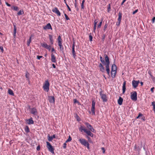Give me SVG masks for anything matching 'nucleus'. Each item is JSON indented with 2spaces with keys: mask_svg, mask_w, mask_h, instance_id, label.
Wrapping results in <instances>:
<instances>
[{
  "mask_svg": "<svg viewBox=\"0 0 155 155\" xmlns=\"http://www.w3.org/2000/svg\"><path fill=\"white\" fill-rule=\"evenodd\" d=\"M143 116V114H141V113H139V114L138 116L136 117V118L138 119L140 117L142 116Z\"/></svg>",
  "mask_w": 155,
  "mask_h": 155,
  "instance_id": "obj_43",
  "label": "nucleus"
},
{
  "mask_svg": "<svg viewBox=\"0 0 155 155\" xmlns=\"http://www.w3.org/2000/svg\"><path fill=\"white\" fill-rule=\"evenodd\" d=\"M25 77H26V78L27 79V80L28 81H29V74L27 72L26 74Z\"/></svg>",
  "mask_w": 155,
  "mask_h": 155,
  "instance_id": "obj_38",
  "label": "nucleus"
},
{
  "mask_svg": "<svg viewBox=\"0 0 155 155\" xmlns=\"http://www.w3.org/2000/svg\"><path fill=\"white\" fill-rule=\"evenodd\" d=\"M74 103H78V101L76 99L74 100Z\"/></svg>",
  "mask_w": 155,
  "mask_h": 155,
  "instance_id": "obj_62",
  "label": "nucleus"
},
{
  "mask_svg": "<svg viewBox=\"0 0 155 155\" xmlns=\"http://www.w3.org/2000/svg\"><path fill=\"white\" fill-rule=\"evenodd\" d=\"M25 131L28 133L30 132V129L29 127L28 126H26L25 128Z\"/></svg>",
  "mask_w": 155,
  "mask_h": 155,
  "instance_id": "obj_31",
  "label": "nucleus"
},
{
  "mask_svg": "<svg viewBox=\"0 0 155 155\" xmlns=\"http://www.w3.org/2000/svg\"><path fill=\"white\" fill-rule=\"evenodd\" d=\"M101 150H103V153H104L105 152V150L104 147H102Z\"/></svg>",
  "mask_w": 155,
  "mask_h": 155,
  "instance_id": "obj_56",
  "label": "nucleus"
},
{
  "mask_svg": "<svg viewBox=\"0 0 155 155\" xmlns=\"http://www.w3.org/2000/svg\"><path fill=\"white\" fill-rule=\"evenodd\" d=\"M75 3L74 4V5H75V8L77 10H78V6L77 5L76 0H75Z\"/></svg>",
  "mask_w": 155,
  "mask_h": 155,
  "instance_id": "obj_41",
  "label": "nucleus"
},
{
  "mask_svg": "<svg viewBox=\"0 0 155 155\" xmlns=\"http://www.w3.org/2000/svg\"><path fill=\"white\" fill-rule=\"evenodd\" d=\"M37 110L35 108H33L31 109V113L34 115H35L37 114Z\"/></svg>",
  "mask_w": 155,
  "mask_h": 155,
  "instance_id": "obj_19",
  "label": "nucleus"
},
{
  "mask_svg": "<svg viewBox=\"0 0 155 155\" xmlns=\"http://www.w3.org/2000/svg\"><path fill=\"white\" fill-rule=\"evenodd\" d=\"M14 26V34L13 36L14 37L16 36V26L15 25H13Z\"/></svg>",
  "mask_w": 155,
  "mask_h": 155,
  "instance_id": "obj_27",
  "label": "nucleus"
},
{
  "mask_svg": "<svg viewBox=\"0 0 155 155\" xmlns=\"http://www.w3.org/2000/svg\"><path fill=\"white\" fill-rule=\"evenodd\" d=\"M89 40L90 41H92L93 37L92 35H90L89 36Z\"/></svg>",
  "mask_w": 155,
  "mask_h": 155,
  "instance_id": "obj_45",
  "label": "nucleus"
},
{
  "mask_svg": "<svg viewBox=\"0 0 155 155\" xmlns=\"http://www.w3.org/2000/svg\"><path fill=\"white\" fill-rule=\"evenodd\" d=\"M72 138L71 137L69 136L68 139L66 140V142H69L71 141Z\"/></svg>",
  "mask_w": 155,
  "mask_h": 155,
  "instance_id": "obj_39",
  "label": "nucleus"
},
{
  "mask_svg": "<svg viewBox=\"0 0 155 155\" xmlns=\"http://www.w3.org/2000/svg\"><path fill=\"white\" fill-rule=\"evenodd\" d=\"M8 93L10 95H11L13 96L14 95L13 91L11 89H9L8 90Z\"/></svg>",
  "mask_w": 155,
  "mask_h": 155,
  "instance_id": "obj_30",
  "label": "nucleus"
},
{
  "mask_svg": "<svg viewBox=\"0 0 155 155\" xmlns=\"http://www.w3.org/2000/svg\"><path fill=\"white\" fill-rule=\"evenodd\" d=\"M51 51H52V52H54L55 53H56V51H55V50H54V48H52Z\"/></svg>",
  "mask_w": 155,
  "mask_h": 155,
  "instance_id": "obj_60",
  "label": "nucleus"
},
{
  "mask_svg": "<svg viewBox=\"0 0 155 155\" xmlns=\"http://www.w3.org/2000/svg\"><path fill=\"white\" fill-rule=\"evenodd\" d=\"M79 129V130L81 132H82L83 131L85 132L86 130V129L84 127L82 126H81Z\"/></svg>",
  "mask_w": 155,
  "mask_h": 155,
  "instance_id": "obj_28",
  "label": "nucleus"
},
{
  "mask_svg": "<svg viewBox=\"0 0 155 155\" xmlns=\"http://www.w3.org/2000/svg\"><path fill=\"white\" fill-rule=\"evenodd\" d=\"M65 4H66L68 10L69 11H71V9L70 8V7H69V6L68 5V4H67V3L66 2V3H65Z\"/></svg>",
  "mask_w": 155,
  "mask_h": 155,
  "instance_id": "obj_48",
  "label": "nucleus"
},
{
  "mask_svg": "<svg viewBox=\"0 0 155 155\" xmlns=\"http://www.w3.org/2000/svg\"><path fill=\"white\" fill-rule=\"evenodd\" d=\"M126 0H123L122 2L121 3V5H122Z\"/></svg>",
  "mask_w": 155,
  "mask_h": 155,
  "instance_id": "obj_58",
  "label": "nucleus"
},
{
  "mask_svg": "<svg viewBox=\"0 0 155 155\" xmlns=\"http://www.w3.org/2000/svg\"><path fill=\"white\" fill-rule=\"evenodd\" d=\"M85 124L86 125L87 127L88 128L89 130L90 131L93 132H95V131L94 129L91 125L89 124L88 123L86 122L85 123Z\"/></svg>",
  "mask_w": 155,
  "mask_h": 155,
  "instance_id": "obj_6",
  "label": "nucleus"
},
{
  "mask_svg": "<svg viewBox=\"0 0 155 155\" xmlns=\"http://www.w3.org/2000/svg\"><path fill=\"white\" fill-rule=\"evenodd\" d=\"M43 28L45 30H46L47 29H51V30H52L51 26L50 24L49 23L46 26H44Z\"/></svg>",
  "mask_w": 155,
  "mask_h": 155,
  "instance_id": "obj_17",
  "label": "nucleus"
},
{
  "mask_svg": "<svg viewBox=\"0 0 155 155\" xmlns=\"http://www.w3.org/2000/svg\"><path fill=\"white\" fill-rule=\"evenodd\" d=\"M24 14V12L23 10H20L17 13L18 15H20Z\"/></svg>",
  "mask_w": 155,
  "mask_h": 155,
  "instance_id": "obj_32",
  "label": "nucleus"
},
{
  "mask_svg": "<svg viewBox=\"0 0 155 155\" xmlns=\"http://www.w3.org/2000/svg\"><path fill=\"white\" fill-rule=\"evenodd\" d=\"M107 24H105V25H104V31H105L106 29L107 28Z\"/></svg>",
  "mask_w": 155,
  "mask_h": 155,
  "instance_id": "obj_49",
  "label": "nucleus"
},
{
  "mask_svg": "<svg viewBox=\"0 0 155 155\" xmlns=\"http://www.w3.org/2000/svg\"><path fill=\"white\" fill-rule=\"evenodd\" d=\"M26 121H28L27 122V124H33L34 123V122L32 117L30 118L28 120H27Z\"/></svg>",
  "mask_w": 155,
  "mask_h": 155,
  "instance_id": "obj_21",
  "label": "nucleus"
},
{
  "mask_svg": "<svg viewBox=\"0 0 155 155\" xmlns=\"http://www.w3.org/2000/svg\"><path fill=\"white\" fill-rule=\"evenodd\" d=\"M98 20L97 19H95L94 21V31L96 29V25L97 24L98 22Z\"/></svg>",
  "mask_w": 155,
  "mask_h": 155,
  "instance_id": "obj_25",
  "label": "nucleus"
},
{
  "mask_svg": "<svg viewBox=\"0 0 155 155\" xmlns=\"http://www.w3.org/2000/svg\"><path fill=\"white\" fill-rule=\"evenodd\" d=\"M43 57L42 56H37V58L38 59H40L41 58H42Z\"/></svg>",
  "mask_w": 155,
  "mask_h": 155,
  "instance_id": "obj_52",
  "label": "nucleus"
},
{
  "mask_svg": "<svg viewBox=\"0 0 155 155\" xmlns=\"http://www.w3.org/2000/svg\"><path fill=\"white\" fill-rule=\"evenodd\" d=\"M111 8H110V4H109L108 5V7L107 8V12H109Z\"/></svg>",
  "mask_w": 155,
  "mask_h": 155,
  "instance_id": "obj_40",
  "label": "nucleus"
},
{
  "mask_svg": "<svg viewBox=\"0 0 155 155\" xmlns=\"http://www.w3.org/2000/svg\"><path fill=\"white\" fill-rule=\"evenodd\" d=\"M142 143H141V144L140 146H137L136 144H135L134 146V148L136 150V151H137L139 153H140V151L142 148Z\"/></svg>",
  "mask_w": 155,
  "mask_h": 155,
  "instance_id": "obj_12",
  "label": "nucleus"
},
{
  "mask_svg": "<svg viewBox=\"0 0 155 155\" xmlns=\"http://www.w3.org/2000/svg\"><path fill=\"white\" fill-rule=\"evenodd\" d=\"M123 99L120 97H119V99L118 100V103L120 105H121L122 104Z\"/></svg>",
  "mask_w": 155,
  "mask_h": 155,
  "instance_id": "obj_26",
  "label": "nucleus"
},
{
  "mask_svg": "<svg viewBox=\"0 0 155 155\" xmlns=\"http://www.w3.org/2000/svg\"><path fill=\"white\" fill-rule=\"evenodd\" d=\"M95 102L94 101H92V107L91 108V111L92 114L94 115L95 114Z\"/></svg>",
  "mask_w": 155,
  "mask_h": 155,
  "instance_id": "obj_10",
  "label": "nucleus"
},
{
  "mask_svg": "<svg viewBox=\"0 0 155 155\" xmlns=\"http://www.w3.org/2000/svg\"><path fill=\"white\" fill-rule=\"evenodd\" d=\"M85 2V0H83L81 4V9H84V3Z\"/></svg>",
  "mask_w": 155,
  "mask_h": 155,
  "instance_id": "obj_34",
  "label": "nucleus"
},
{
  "mask_svg": "<svg viewBox=\"0 0 155 155\" xmlns=\"http://www.w3.org/2000/svg\"><path fill=\"white\" fill-rule=\"evenodd\" d=\"M49 86L50 84L48 80H46L43 86L44 90L46 92H48L49 90Z\"/></svg>",
  "mask_w": 155,
  "mask_h": 155,
  "instance_id": "obj_2",
  "label": "nucleus"
},
{
  "mask_svg": "<svg viewBox=\"0 0 155 155\" xmlns=\"http://www.w3.org/2000/svg\"><path fill=\"white\" fill-rule=\"evenodd\" d=\"M72 53L73 57L74 58H75L76 57V55L75 54V52L74 50V48H72Z\"/></svg>",
  "mask_w": 155,
  "mask_h": 155,
  "instance_id": "obj_29",
  "label": "nucleus"
},
{
  "mask_svg": "<svg viewBox=\"0 0 155 155\" xmlns=\"http://www.w3.org/2000/svg\"><path fill=\"white\" fill-rule=\"evenodd\" d=\"M152 105L153 106V109L155 108V102L153 101L152 103Z\"/></svg>",
  "mask_w": 155,
  "mask_h": 155,
  "instance_id": "obj_42",
  "label": "nucleus"
},
{
  "mask_svg": "<svg viewBox=\"0 0 155 155\" xmlns=\"http://www.w3.org/2000/svg\"><path fill=\"white\" fill-rule=\"evenodd\" d=\"M155 20V17H153V18L152 19V23H154V22Z\"/></svg>",
  "mask_w": 155,
  "mask_h": 155,
  "instance_id": "obj_55",
  "label": "nucleus"
},
{
  "mask_svg": "<svg viewBox=\"0 0 155 155\" xmlns=\"http://www.w3.org/2000/svg\"><path fill=\"white\" fill-rule=\"evenodd\" d=\"M131 94L130 98L131 99L134 101H136L137 99V92L136 91H134L131 93Z\"/></svg>",
  "mask_w": 155,
  "mask_h": 155,
  "instance_id": "obj_5",
  "label": "nucleus"
},
{
  "mask_svg": "<svg viewBox=\"0 0 155 155\" xmlns=\"http://www.w3.org/2000/svg\"><path fill=\"white\" fill-rule=\"evenodd\" d=\"M151 76V78L153 81L154 82H155V77H153L152 75H150Z\"/></svg>",
  "mask_w": 155,
  "mask_h": 155,
  "instance_id": "obj_44",
  "label": "nucleus"
},
{
  "mask_svg": "<svg viewBox=\"0 0 155 155\" xmlns=\"http://www.w3.org/2000/svg\"><path fill=\"white\" fill-rule=\"evenodd\" d=\"M60 47V49L61 51H64V48L62 45H59Z\"/></svg>",
  "mask_w": 155,
  "mask_h": 155,
  "instance_id": "obj_37",
  "label": "nucleus"
},
{
  "mask_svg": "<svg viewBox=\"0 0 155 155\" xmlns=\"http://www.w3.org/2000/svg\"><path fill=\"white\" fill-rule=\"evenodd\" d=\"M52 65L54 68H56V66L54 64H52Z\"/></svg>",
  "mask_w": 155,
  "mask_h": 155,
  "instance_id": "obj_63",
  "label": "nucleus"
},
{
  "mask_svg": "<svg viewBox=\"0 0 155 155\" xmlns=\"http://www.w3.org/2000/svg\"><path fill=\"white\" fill-rule=\"evenodd\" d=\"M49 38L50 43L51 45H53L54 43V40L53 39V36L51 35H49Z\"/></svg>",
  "mask_w": 155,
  "mask_h": 155,
  "instance_id": "obj_23",
  "label": "nucleus"
},
{
  "mask_svg": "<svg viewBox=\"0 0 155 155\" xmlns=\"http://www.w3.org/2000/svg\"><path fill=\"white\" fill-rule=\"evenodd\" d=\"M100 94L103 102H105L107 101V99L106 95L105 94H102V91L100 92Z\"/></svg>",
  "mask_w": 155,
  "mask_h": 155,
  "instance_id": "obj_7",
  "label": "nucleus"
},
{
  "mask_svg": "<svg viewBox=\"0 0 155 155\" xmlns=\"http://www.w3.org/2000/svg\"><path fill=\"white\" fill-rule=\"evenodd\" d=\"M79 141L82 145L84 146H86V145L88 143V142L85 139L80 138L79 139Z\"/></svg>",
  "mask_w": 155,
  "mask_h": 155,
  "instance_id": "obj_8",
  "label": "nucleus"
},
{
  "mask_svg": "<svg viewBox=\"0 0 155 155\" xmlns=\"http://www.w3.org/2000/svg\"><path fill=\"white\" fill-rule=\"evenodd\" d=\"M46 143L47 144V147L48 150L52 154H54V149L53 148V147L47 141Z\"/></svg>",
  "mask_w": 155,
  "mask_h": 155,
  "instance_id": "obj_4",
  "label": "nucleus"
},
{
  "mask_svg": "<svg viewBox=\"0 0 155 155\" xmlns=\"http://www.w3.org/2000/svg\"><path fill=\"white\" fill-rule=\"evenodd\" d=\"M140 81H137L134 80L132 81V86L134 88H136L137 87Z\"/></svg>",
  "mask_w": 155,
  "mask_h": 155,
  "instance_id": "obj_11",
  "label": "nucleus"
},
{
  "mask_svg": "<svg viewBox=\"0 0 155 155\" xmlns=\"http://www.w3.org/2000/svg\"><path fill=\"white\" fill-rule=\"evenodd\" d=\"M154 89V87H153L151 88L150 91L152 93L153 92V89Z\"/></svg>",
  "mask_w": 155,
  "mask_h": 155,
  "instance_id": "obj_57",
  "label": "nucleus"
},
{
  "mask_svg": "<svg viewBox=\"0 0 155 155\" xmlns=\"http://www.w3.org/2000/svg\"><path fill=\"white\" fill-rule=\"evenodd\" d=\"M41 45L42 47L46 48L47 49L50 51L51 49V47L50 45H48L46 43H44L41 44Z\"/></svg>",
  "mask_w": 155,
  "mask_h": 155,
  "instance_id": "obj_15",
  "label": "nucleus"
},
{
  "mask_svg": "<svg viewBox=\"0 0 155 155\" xmlns=\"http://www.w3.org/2000/svg\"><path fill=\"white\" fill-rule=\"evenodd\" d=\"M5 4L8 7H10L11 6V5L6 2H5Z\"/></svg>",
  "mask_w": 155,
  "mask_h": 155,
  "instance_id": "obj_59",
  "label": "nucleus"
},
{
  "mask_svg": "<svg viewBox=\"0 0 155 155\" xmlns=\"http://www.w3.org/2000/svg\"><path fill=\"white\" fill-rule=\"evenodd\" d=\"M0 51H1L2 52H3L4 50L2 47L0 46Z\"/></svg>",
  "mask_w": 155,
  "mask_h": 155,
  "instance_id": "obj_53",
  "label": "nucleus"
},
{
  "mask_svg": "<svg viewBox=\"0 0 155 155\" xmlns=\"http://www.w3.org/2000/svg\"><path fill=\"white\" fill-rule=\"evenodd\" d=\"M52 138H53V139L54 138H55V135H53L52 136H51Z\"/></svg>",
  "mask_w": 155,
  "mask_h": 155,
  "instance_id": "obj_64",
  "label": "nucleus"
},
{
  "mask_svg": "<svg viewBox=\"0 0 155 155\" xmlns=\"http://www.w3.org/2000/svg\"><path fill=\"white\" fill-rule=\"evenodd\" d=\"M12 8L16 11H18V8L17 6H13L12 7Z\"/></svg>",
  "mask_w": 155,
  "mask_h": 155,
  "instance_id": "obj_36",
  "label": "nucleus"
},
{
  "mask_svg": "<svg viewBox=\"0 0 155 155\" xmlns=\"http://www.w3.org/2000/svg\"><path fill=\"white\" fill-rule=\"evenodd\" d=\"M40 146L39 145H38L37 146V151H39V150H40Z\"/></svg>",
  "mask_w": 155,
  "mask_h": 155,
  "instance_id": "obj_50",
  "label": "nucleus"
},
{
  "mask_svg": "<svg viewBox=\"0 0 155 155\" xmlns=\"http://www.w3.org/2000/svg\"><path fill=\"white\" fill-rule=\"evenodd\" d=\"M89 144L88 143L86 145V147H87V148H88V149H90V148H89Z\"/></svg>",
  "mask_w": 155,
  "mask_h": 155,
  "instance_id": "obj_61",
  "label": "nucleus"
},
{
  "mask_svg": "<svg viewBox=\"0 0 155 155\" xmlns=\"http://www.w3.org/2000/svg\"><path fill=\"white\" fill-rule=\"evenodd\" d=\"M52 11L53 12L57 14L58 16H60L61 15V13L57 7H55L53 9Z\"/></svg>",
  "mask_w": 155,
  "mask_h": 155,
  "instance_id": "obj_13",
  "label": "nucleus"
},
{
  "mask_svg": "<svg viewBox=\"0 0 155 155\" xmlns=\"http://www.w3.org/2000/svg\"><path fill=\"white\" fill-rule=\"evenodd\" d=\"M66 143H65L63 144V147L65 149L66 148Z\"/></svg>",
  "mask_w": 155,
  "mask_h": 155,
  "instance_id": "obj_54",
  "label": "nucleus"
},
{
  "mask_svg": "<svg viewBox=\"0 0 155 155\" xmlns=\"http://www.w3.org/2000/svg\"><path fill=\"white\" fill-rule=\"evenodd\" d=\"M100 71L102 72H104L105 68L101 63H100L98 66Z\"/></svg>",
  "mask_w": 155,
  "mask_h": 155,
  "instance_id": "obj_16",
  "label": "nucleus"
},
{
  "mask_svg": "<svg viewBox=\"0 0 155 155\" xmlns=\"http://www.w3.org/2000/svg\"><path fill=\"white\" fill-rule=\"evenodd\" d=\"M117 66L116 65L114 64L112 66L111 76V77L114 78L115 77L116 74Z\"/></svg>",
  "mask_w": 155,
  "mask_h": 155,
  "instance_id": "obj_3",
  "label": "nucleus"
},
{
  "mask_svg": "<svg viewBox=\"0 0 155 155\" xmlns=\"http://www.w3.org/2000/svg\"><path fill=\"white\" fill-rule=\"evenodd\" d=\"M126 81H125L124 82L123 85L122 87V90H123V93L124 94V93L125 91H126Z\"/></svg>",
  "mask_w": 155,
  "mask_h": 155,
  "instance_id": "obj_22",
  "label": "nucleus"
},
{
  "mask_svg": "<svg viewBox=\"0 0 155 155\" xmlns=\"http://www.w3.org/2000/svg\"><path fill=\"white\" fill-rule=\"evenodd\" d=\"M91 131H90V130H87V129H86L84 132L86 134H87L88 135L90 136L91 137H93V136L94 135L91 132Z\"/></svg>",
  "mask_w": 155,
  "mask_h": 155,
  "instance_id": "obj_20",
  "label": "nucleus"
},
{
  "mask_svg": "<svg viewBox=\"0 0 155 155\" xmlns=\"http://www.w3.org/2000/svg\"><path fill=\"white\" fill-rule=\"evenodd\" d=\"M48 139L49 141H51L52 140L53 138H52L51 136H50V135H48Z\"/></svg>",
  "mask_w": 155,
  "mask_h": 155,
  "instance_id": "obj_33",
  "label": "nucleus"
},
{
  "mask_svg": "<svg viewBox=\"0 0 155 155\" xmlns=\"http://www.w3.org/2000/svg\"><path fill=\"white\" fill-rule=\"evenodd\" d=\"M58 45H62V39L60 36H59L58 38Z\"/></svg>",
  "mask_w": 155,
  "mask_h": 155,
  "instance_id": "obj_24",
  "label": "nucleus"
},
{
  "mask_svg": "<svg viewBox=\"0 0 155 155\" xmlns=\"http://www.w3.org/2000/svg\"><path fill=\"white\" fill-rule=\"evenodd\" d=\"M122 16V14L121 12H119L118 14V18L117 19V22L116 25L119 26L121 22Z\"/></svg>",
  "mask_w": 155,
  "mask_h": 155,
  "instance_id": "obj_9",
  "label": "nucleus"
},
{
  "mask_svg": "<svg viewBox=\"0 0 155 155\" xmlns=\"http://www.w3.org/2000/svg\"><path fill=\"white\" fill-rule=\"evenodd\" d=\"M102 21H103V19H102L101 20V21L98 25H97V28H101V26L102 24Z\"/></svg>",
  "mask_w": 155,
  "mask_h": 155,
  "instance_id": "obj_35",
  "label": "nucleus"
},
{
  "mask_svg": "<svg viewBox=\"0 0 155 155\" xmlns=\"http://www.w3.org/2000/svg\"><path fill=\"white\" fill-rule=\"evenodd\" d=\"M138 11V9H136V10H135L133 12V13H132V14L133 15H134Z\"/></svg>",
  "mask_w": 155,
  "mask_h": 155,
  "instance_id": "obj_51",
  "label": "nucleus"
},
{
  "mask_svg": "<svg viewBox=\"0 0 155 155\" xmlns=\"http://www.w3.org/2000/svg\"><path fill=\"white\" fill-rule=\"evenodd\" d=\"M48 100L49 102L51 103H54L55 98L54 96H48Z\"/></svg>",
  "mask_w": 155,
  "mask_h": 155,
  "instance_id": "obj_14",
  "label": "nucleus"
},
{
  "mask_svg": "<svg viewBox=\"0 0 155 155\" xmlns=\"http://www.w3.org/2000/svg\"><path fill=\"white\" fill-rule=\"evenodd\" d=\"M51 61L53 63L56 62V57H55L54 55V54L53 53H52L51 54Z\"/></svg>",
  "mask_w": 155,
  "mask_h": 155,
  "instance_id": "obj_18",
  "label": "nucleus"
},
{
  "mask_svg": "<svg viewBox=\"0 0 155 155\" xmlns=\"http://www.w3.org/2000/svg\"><path fill=\"white\" fill-rule=\"evenodd\" d=\"M64 16L67 20H68L70 19L69 18V17H68V16H67L66 14H64Z\"/></svg>",
  "mask_w": 155,
  "mask_h": 155,
  "instance_id": "obj_46",
  "label": "nucleus"
},
{
  "mask_svg": "<svg viewBox=\"0 0 155 155\" xmlns=\"http://www.w3.org/2000/svg\"><path fill=\"white\" fill-rule=\"evenodd\" d=\"M104 57L105 58V61L106 63L104 60V58H103L102 56H101L100 57V60L101 62L103 64H105L107 73L108 75H109L110 72L109 64L110 62L109 61V58L108 56L106 54H105L104 55Z\"/></svg>",
  "mask_w": 155,
  "mask_h": 155,
  "instance_id": "obj_1",
  "label": "nucleus"
},
{
  "mask_svg": "<svg viewBox=\"0 0 155 155\" xmlns=\"http://www.w3.org/2000/svg\"><path fill=\"white\" fill-rule=\"evenodd\" d=\"M31 40H28L27 41V45L28 46H29L30 44V43L31 42Z\"/></svg>",
  "mask_w": 155,
  "mask_h": 155,
  "instance_id": "obj_47",
  "label": "nucleus"
}]
</instances>
